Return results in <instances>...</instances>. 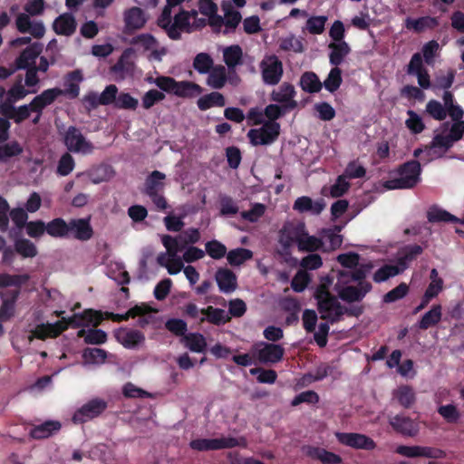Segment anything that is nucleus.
Listing matches in <instances>:
<instances>
[{"label": "nucleus", "mask_w": 464, "mask_h": 464, "mask_svg": "<svg viewBox=\"0 0 464 464\" xmlns=\"http://www.w3.org/2000/svg\"><path fill=\"white\" fill-rule=\"evenodd\" d=\"M314 110L318 113V118L324 121H332L336 114L334 107L326 102L316 103Z\"/></svg>", "instance_id": "obj_63"}, {"label": "nucleus", "mask_w": 464, "mask_h": 464, "mask_svg": "<svg viewBox=\"0 0 464 464\" xmlns=\"http://www.w3.org/2000/svg\"><path fill=\"white\" fill-rule=\"evenodd\" d=\"M139 102L128 92H120L117 95L114 108L121 110L134 111L137 109Z\"/></svg>", "instance_id": "obj_52"}, {"label": "nucleus", "mask_w": 464, "mask_h": 464, "mask_svg": "<svg viewBox=\"0 0 464 464\" xmlns=\"http://www.w3.org/2000/svg\"><path fill=\"white\" fill-rule=\"evenodd\" d=\"M295 243L301 252H314L320 249L324 245L322 239L314 236H309L304 230L295 232Z\"/></svg>", "instance_id": "obj_22"}, {"label": "nucleus", "mask_w": 464, "mask_h": 464, "mask_svg": "<svg viewBox=\"0 0 464 464\" xmlns=\"http://www.w3.org/2000/svg\"><path fill=\"white\" fill-rule=\"evenodd\" d=\"M323 239L324 244H328L326 250H335L343 244V237L332 229H325L324 231Z\"/></svg>", "instance_id": "obj_62"}, {"label": "nucleus", "mask_w": 464, "mask_h": 464, "mask_svg": "<svg viewBox=\"0 0 464 464\" xmlns=\"http://www.w3.org/2000/svg\"><path fill=\"white\" fill-rule=\"evenodd\" d=\"M212 57L207 53H198L193 60V68L200 74H206L214 67Z\"/></svg>", "instance_id": "obj_48"}, {"label": "nucleus", "mask_w": 464, "mask_h": 464, "mask_svg": "<svg viewBox=\"0 0 464 464\" xmlns=\"http://www.w3.org/2000/svg\"><path fill=\"white\" fill-rule=\"evenodd\" d=\"M20 290H13L10 297L5 299L0 306V323H5L11 319L14 314V304L19 296Z\"/></svg>", "instance_id": "obj_41"}, {"label": "nucleus", "mask_w": 464, "mask_h": 464, "mask_svg": "<svg viewBox=\"0 0 464 464\" xmlns=\"http://www.w3.org/2000/svg\"><path fill=\"white\" fill-rule=\"evenodd\" d=\"M82 81V76L80 71L75 70L69 72L63 81L64 89H62V95L70 98H76L79 95V83Z\"/></svg>", "instance_id": "obj_29"}, {"label": "nucleus", "mask_w": 464, "mask_h": 464, "mask_svg": "<svg viewBox=\"0 0 464 464\" xmlns=\"http://www.w3.org/2000/svg\"><path fill=\"white\" fill-rule=\"evenodd\" d=\"M114 174L112 167L109 164H100L93 166L89 170V179L95 183H101L109 180Z\"/></svg>", "instance_id": "obj_40"}, {"label": "nucleus", "mask_w": 464, "mask_h": 464, "mask_svg": "<svg viewBox=\"0 0 464 464\" xmlns=\"http://www.w3.org/2000/svg\"><path fill=\"white\" fill-rule=\"evenodd\" d=\"M328 47L331 49V53H329V63L331 65L336 67H339L343 63L344 58L351 52V48L345 41L340 43H330Z\"/></svg>", "instance_id": "obj_28"}, {"label": "nucleus", "mask_w": 464, "mask_h": 464, "mask_svg": "<svg viewBox=\"0 0 464 464\" xmlns=\"http://www.w3.org/2000/svg\"><path fill=\"white\" fill-rule=\"evenodd\" d=\"M321 319L334 324L342 320L343 305L324 285H319L314 293Z\"/></svg>", "instance_id": "obj_3"}, {"label": "nucleus", "mask_w": 464, "mask_h": 464, "mask_svg": "<svg viewBox=\"0 0 464 464\" xmlns=\"http://www.w3.org/2000/svg\"><path fill=\"white\" fill-rule=\"evenodd\" d=\"M455 71L450 70L447 74L437 75L431 86V90L436 93L440 90L448 91L455 80Z\"/></svg>", "instance_id": "obj_50"}, {"label": "nucleus", "mask_w": 464, "mask_h": 464, "mask_svg": "<svg viewBox=\"0 0 464 464\" xmlns=\"http://www.w3.org/2000/svg\"><path fill=\"white\" fill-rule=\"evenodd\" d=\"M422 252L423 248L417 244L407 245L401 247L398 252L396 259V266L400 272L403 273L409 267L410 264L416 260Z\"/></svg>", "instance_id": "obj_14"}, {"label": "nucleus", "mask_w": 464, "mask_h": 464, "mask_svg": "<svg viewBox=\"0 0 464 464\" xmlns=\"http://www.w3.org/2000/svg\"><path fill=\"white\" fill-rule=\"evenodd\" d=\"M203 89L198 83L193 82L182 81L177 82V85L174 88L173 94L179 97H193L200 94Z\"/></svg>", "instance_id": "obj_42"}, {"label": "nucleus", "mask_w": 464, "mask_h": 464, "mask_svg": "<svg viewBox=\"0 0 464 464\" xmlns=\"http://www.w3.org/2000/svg\"><path fill=\"white\" fill-rule=\"evenodd\" d=\"M404 25L408 30H412L415 33H421L425 29H433L439 25V21L436 17L422 16L417 19L407 17L404 21Z\"/></svg>", "instance_id": "obj_31"}, {"label": "nucleus", "mask_w": 464, "mask_h": 464, "mask_svg": "<svg viewBox=\"0 0 464 464\" xmlns=\"http://www.w3.org/2000/svg\"><path fill=\"white\" fill-rule=\"evenodd\" d=\"M46 233L54 238L87 240V218H72L66 222L62 218H55L46 224Z\"/></svg>", "instance_id": "obj_1"}, {"label": "nucleus", "mask_w": 464, "mask_h": 464, "mask_svg": "<svg viewBox=\"0 0 464 464\" xmlns=\"http://www.w3.org/2000/svg\"><path fill=\"white\" fill-rule=\"evenodd\" d=\"M53 31L60 35H72L76 30V21L70 13L59 15L53 24Z\"/></svg>", "instance_id": "obj_25"}, {"label": "nucleus", "mask_w": 464, "mask_h": 464, "mask_svg": "<svg viewBox=\"0 0 464 464\" xmlns=\"http://www.w3.org/2000/svg\"><path fill=\"white\" fill-rule=\"evenodd\" d=\"M337 441L355 450H373L377 444L369 436L356 432H335Z\"/></svg>", "instance_id": "obj_7"}, {"label": "nucleus", "mask_w": 464, "mask_h": 464, "mask_svg": "<svg viewBox=\"0 0 464 464\" xmlns=\"http://www.w3.org/2000/svg\"><path fill=\"white\" fill-rule=\"evenodd\" d=\"M285 354V349L281 344L263 343V347L258 350V360L262 363L279 362Z\"/></svg>", "instance_id": "obj_17"}, {"label": "nucleus", "mask_w": 464, "mask_h": 464, "mask_svg": "<svg viewBox=\"0 0 464 464\" xmlns=\"http://www.w3.org/2000/svg\"><path fill=\"white\" fill-rule=\"evenodd\" d=\"M438 413L448 422L457 423L460 418V413L453 404L440 405L438 408Z\"/></svg>", "instance_id": "obj_58"}, {"label": "nucleus", "mask_w": 464, "mask_h": 464, "mask_svg": "<svg viewBox=\"0 0 464 464\" xmlns=\"http://www.w3.org/2000/svg\"><path fill=\"white\" fill-rule=\"evenodd\" d=\"M118 95V88L115 84H110L105 87L103 92L97 98L93 92H89V104L110 105L115 104Z\"/></svg>", "instance_id": "obj_32"}, {"label": "nucleus", "mask_w": 464, "mask_h": 464, "mask_svg": "<svg viewBox=\"0 0 464 464\" xmlns=\"http://www.w3.org/2000/svg\"><path fill=\"white\" fill-rule=\"evenodd\" d=\"M372 289V285L371 283L346 285L338 290V296L346 303L361 302Z\"/></svg>", "instance_id": "obj_11"}, {"label": "nucleus", "mask_w": 464, "mask_h": 464, "mask_svg": "<svg viewBox=\"0 0 464 464\" xmlns=\"http://www.w3.org/2000/svg\"><path fill=\"white\" fill-rule=\"evenodd\" d=\"M64 144L70 151L78 152L85 145V138L77 128L71 126L65 132Z\"/></svg>", "instance_id": "obj_30"}, {"label": "nucleus", "mask_w": 464, "mask_h": 464, "mask_svg": "<svg viewBox=\"0 0 464 464\" xmlns=\"http://www.w3.org/2000/svg\"><path fill=\"white\" fill-rule=\"evenodd\" d=\"M181 343L193 353H204L208 345L206 338L200 333H189L184 335V338L181 339Z\"/></svg>", "instance_id": "obj_34"}, {"label": "nucleus", "mask_w": 464, "mask_h": 464, "mask_svg": "<svg viewBox=\"0 0 464 464\" xmlns=\"http://www.w3.org/2000/svg\"><path fill=\"white\" fill-rule=\"evenodd\" d=\"M166 329L176 336L184 338L187 335L188 324L182 319L171 318L165 323Z\"/></svg>", "instance_id": "obj_55"}, {"label": "nucleus", "mask_w": 464, "mask_h": 464, "mask_svg": "<svg viewBox=\"0 0 464 464\" xmlns=\"http://www.w3.org/2000/svg\"><path fill=\"white\" fill-rule=\"evenodd\" d=\"M252 257L253 252L247 248L243 247L232 249L227 254V259L229 265L233 266H240Z\"/></svg>", "instance_id": "obj_46"}, {"label": "nucleus", "mask_w": 464, "mask_h": 464, "mask_svg": "<svg viewBox=\"0 0 464 464\" xmlns=\"http://www.w3.org/2000/svg\"><path fill=\"white\" fill-rule=\"evenodd\" d=\"M200 314L203 316L199 319V324L208 322L219 326L224 325L231 320L230 315L224 309L217 308L212 305L200 309Z\"/></svg>", "instance_id": "obj_18"}, {"label": "nucleus", "mask_w": 464, "mask_h": 464, "mask_svg": "<svg viewBox=\"0 0 464 464\" xmlns=\"http://www.w3.org/2000/svg\"><path fill=\"white\" fill-rule=\"evenodd\" d=\"M302 450L308 458L319 460L323 464H341L343 461L340 455L321 447L307 445L304 446Z\"/></svg>", "instance_id": "obj_12"}, {"label": "nucleus", "mask_w": 464, "mask_h": 464, "mask_svg": "<svg viewBox=\"0 0 464 464\" xmlns=\"http://www.w3.org/2000/svg\"><path fill=\"white\" fill-rule=\"evenodd\" d=\"M161 243L167 249V254L169 257H174L177 254L182 251L185 247H181L179 239L170 235H163L161 237Z\"/></svg>", "instance_id": "obj_60"}, {"label": "nucleus", "mask_w": 464, "mask_h": 464, "mask_svg": "<svg viewBox=\"0 0 464 464\" xmlns=\"http://www.w3.org/2000/svg\"><path fill=\"white\" fill-rule=\"evenodd\" d=\"M397 172L399 177L386 180L383 187L389 190L413 188L420 180V163L416 160H409L399 166Z\"/></svg>", "instance_id": "obj_2"}, {"label": "nucleus", "mask_w": 464, "mask_h": 464, "mask_svg": "<svg viewBox=\"0 0 464 464\" xmlns=\"http://www.w3.org/2000/svg\"><path fill=\"white\" fill-rule=\"evenodd\" d=\"M115 336L118 342L127 349H136L145 341V335L138 330H122Z\"/></svg>", "instance_id": "obj_21"}, {"label": "nucleus", "mask_w": 464, "mask_h": 464, "mask_svg": "<svg viewBox=\"0 0 464 464\" xmlns=\"http://www.w3.org/2000/svg\"><path fill=\"white\" fill-rule=\"evenodd\" d=\"M166 175L159 170H153L145 179L143 193L147 196L163 193Z\"/></svg>", "instance_id": "obj_24"}, {"label": "nucleus", "mask_w": 464, "mask_h": 464, "mask_svg": "<svg viewBox=\"0 0 464 464\" xmlns=\"http://www.w3.org/2000/svg\"><path fill=\"white\" fill-rule=\"evenodd\" d=\"M302 90L308 93H316L322 90L323 83L314 72H304L299 81Z\"/></svg>", "instance_id": "obj_33"}, {"label": "nucleus", "mask_w": 464, "mask_h": 464, "mask_svg": "<svg viewBox=\"0 0 464 464\" xmlns=\"http://www.w3.org/2000/svg\"><path fill=\"white\" fill-rule=\"evenodd\" d=\"M215 280L221 293L229 294L237 288L236 274L227 267H220L216 271Z\"/></svg>", "instance_id": "obj_13"}, {"label": "nucleus", "mask_w": 464, "mask_h": 464, "mask_svg": "<svg viewBox=\"0 0 464 464\" xmlns=\"http://www.w3.org/2000/svg\"><path fill=\"white\" fill-rule=\"evenodd\" d=\"M372 266L371 264L361 265L356 266L351 272H340L339 281L347 284L350 282L369 283L365 281L367 275L370 273Z\"/></svg>", "instance_id": "obj_26"}, {"label": "nucleus", "mask_w": 464, "mask_h": 464, "mask_svg": "<svg viewBox=\"0 0 464 464\" xmlns=\"http://www.w3.org/2000/svg\"><path fill=\"white\" fill-rule=\"evenodd\" d=\"M263 82L267 85H276L283 76V63L276 55H270L260 63Z\"/></svg>", "instance_id": "obj_8"}, {"label": "nucleus", "mask_w": 464, "mask_h": 464, "mask_svg": "<svg viewBox=\"0 0 464 464\" xmlns=\"http://www.w3.org/2000/svg\"><path fill=\"white\" fill-rule=\"evenodd\" d=\"M125 31L139 30L146 24V17L141 8L133 6L124 12Z\"/></svg>", "instance_id": "obj_19"}, {"label": "nucleus", "mask_w": 464, "mask_h": 464, "mask_svg": "<svg viewBox=\"0 0 464 464\" xmlns=\"http://www.w3.org/2000/svg\"><path fill=\"white\" fill-rule=\"evenodd\" d=\"M62 93V89L58 87L44 90L32 100V111L43 113L44 109L54 102Z\"/></svg>", "instance_id": "obj_16"}, {"label": "nucleus", "mask_w": 464, "mask_h": 464, "mask_svg": "<svg viewBox=\"0 0 464 464\" xmlns=\"http://www.w3.org/2000/svg\"><path fill=\"white\" fill-rule=\"evenodd\" d=\"M242 48L237 45H230L223 51V60L228 68H234L242 61Z\"/></svg>", "instance_id": "obj_43"}, {"label": "nucleus", "mask_w": 464, "mask_h": 464, "mask_svg": "<svg viewBox=\"0 0 464 464\" xmlns=\"http://www.w3.org/2000/svg\"><path fill=\"white\" fill-rule=\"evenodd\" d=\"M296 92L295 86L289 82H283L277 90H274L270 94V99L273 102L281 103V105L292 111L297 107V102L295 100Z\"/></svg>", "instance_id": "obj_9"}, {"label": "nucleus", "mask_w": 464, "mask_h": 464, "mask_svg": "<svg viewBox=\"0 0 464 464\" xmlns=\"http://www.w3.org/2000/svg\"><path fill=\"white\" fill-rule=\"evenodd\" d=\"M393 398L396 399L401 406L410 409L416 401L415 393L411 386L401 385L392 392Z\"/></svg>", "instance_id": "obj_37"}, {"label": "nucleus", "mask_w": 464, "mask_h": 464, "mask_svg": "<svg viewBox=\"0 0 464 464\" xmlns=\"http://www.w3.org/2000/svg\"><path fill=\"white\" fill-rule=\"evenodd\" d=\"M392 428L404 437H415L420 431V426L417 421L404 415H396L389 420Z\"/></svg>", "instance_id": "obj_10"}, {"label": "nucleus", "mask_w": 464, "mask_h": 464, "mask_svg": "<svg viewBox=\"0 0 464 464\" xmlns=\"http://www.w3.org/2000/svg\"><path fill=\"white\" fill-rule=\"evenodd\" d=\"M441 311L442 307L440 304H434L419 321V328L421 330H427L435 326L441 320Z\"/></svg>", "instance_id": "obj_38"}, {"label": "nucleus", "mask_w": 464, "mask_h": 464, "mask_svg": "<svg viewBox=\"0 0 464 464\" xmlns=\"http://www.w3.org/2000/svg\"><path fill=\"white\" fill-rule=\"evenodd\" d=\"M280 134V124L276 121H265L261 128L251 129L247 137L254 146L269 145L276 141Z\"/></svg>", "instance_id": "obj_6"}, {"label": "nucleus", "mask_w": 464, "mask_h": 464, "mask_svg": "<svg viewBox=\"0 0 464 464\" xmlns=\"http://www.w3.org/2000/svg\"><path fill=\"white\" fill-rule=\"evenodd\" d=\"M407 113L409 115V119H407L405 121L406 127L413 134H419L422 132L425 129L422 119L411 110H409Z\"/></svg>", "instance_id": "obj_61"}, {"label": "nucleus", "mask_w": 464, "mask_h": 464, "mask_svg": "<svg viewBox=\"0 0 464 464\" xmlns=\"http://www.w3.org/2000/svg\"><path fill=\"white\" fill-rule=\"evenodd\" d=\"M158 25L162 28L171 40H179L183 32H190V14L181 10L174 15L171 13L169 16L160 14L158 19Z\"/></svg>", "instance_id": "obj_4"}, {"label": "nucleus", "mask_w": 464, "mask_h": 464, "mask_svg": "<svg viewBox=\"0 0 464 464\" xmlns=\"http://www.w3.org/2000/svg\"><path fill=\"white\" fill-rule=\"evenodd\" d=\"M61 423L58 420H46L42 424L35 425L30 430V436L35 440L49 438L61 430Z\"/></svg>", "instance_id": "obj_27"}, {"label": "nucleus", "mask_w": 464, "mask_h": 464, "mask_svg": "<svg viewBox=\"0 0 464 464\" xmlns=\"http://www.w3.org/2000/svg\"><path fill=\"white\" fill-rule=\"evenodd\" d=\"M14 248L16 253L24 258L34 257L38 253L35 245L26 238L16 239L14 242Z\"/></svg>", "instance_id": "obj_49"}, {"label": "nucleus", "mask_w": 464, "mask_h": 464, "mask_svg": "<svg viewBox=\"0 0 464 464\" xmlns=\"http://www.w3.org/2000/svg\"><path fill=\"white\" fill-rule=\"evenodd\" d=\"M43 51V44L40 43H34L29 44L24 50L22 51L20 55L15 59L16 69L23 70L35 65V60Z\"/></svg>", "instance_id": "obj_15"}, {"label": "nucleus", "mask_w": 464, "mask_h": 464, "mask_svg": "<svg viewBox=\"0 0 464 464\" xmlns=\"http://www.w3.org/2000/svg\"><path fill=\"white\" fill-rule=\"evenodd\" d=\"M247 441L245 437H221L217 439H196L189 442V447L198 451L219 450L236 447L246 448Z\"/></svg>", "instance_id": "obj_5"}, {"label": "nucleus", "mask_w": 464, "mask_h": 464, "mask_svg": "<svg viewBox=\"0 0 464 464\" xmlns=\"http://www.w3.org/2000/svg\"><path fill=\"white\" fill-rule=\"evenodd\" d=\"M426 112L436 121H443L447 118L446 108L437 100H430L427 102Z\"/></svg>", "instance_id": "obj_53"}, {"label": "nucleus", "mask_w": 464, "mask_h": 464, "mask_svg": "<svg viewBox=\"0 0 464 464\" xmlns=\"http://www.w3.org/2000/svg\"><path fill=\"white\" fill-rule=\"evenodd\" d=\"M222 9L225 13V26L230 31L236 30L242 20L241 14L238 11L234 10L231 5L227 3L222 4Z\"/></svg>", "instance_id": "obj_44"}, {"label": "nucleus", "mask_w": 464, "mask_h": 464, "mask_svg": "<svg viewBox=\"0 0 464 464\" xmlns=\"http://www.w3.org/2000/svg\"><path fill=\"white\" fill-rule=\"evenodd\" d=\"M327 17L324 15L312 16L306 21V29L312 34H321L325 28Z\"/></svg>", "instance_id": "obj_59"}, {"label": "nucleus", "mask_w": 464, "mask_h": 464, "mask_svg": "<svg viewBox=\"0 0 464 464\" xmlns=\"http://www.w3.org/2000/svg\"><path fill=\"white\" fill-rule=\"evenodd\" d=\"M342 82V70L339 67L334 66L330 70L326 79L322 83L325 90L334 93L340 88Z\"/></svg>", "instance_id": "obj_45"}, {"label": "nucleus", "mask_w": 464, "mask_h": 464, "mask_svg": "<svg viewBox=\"0 0 464 464\" xmlns=\"http://www.w3.org/2000/svg\"><path fill=\"white\" fill-rule=\"evenodd\" d=\"M22 145L13 140L0 146V162H6L10 158L19 156L23 153Z\"/></svg>", "instance_id": "obj_47"}, {"label": "nucleus", "mask_w": 464, "mask_h": 464, "mask_svg": "<svg viewBox=\"0 0 464 464\" xmlns=\"http://www.w3.org/2000/svg\"><path fill=\"white\" fill-rule=\"evenodd\" d=\"M208 73L207 83L213 89L223 88L227 81V71L223 65L213 67Z\"/></svg>", "instance_id": "obj_39"}, {"label": "nucleus", "mask_w": 464, "mask_h": 464, "mask_svg": "<svg viewBox=\"0 0 464 464\" xmlns=\"http://www.w3.org/2000/svg\"><path fill=\"white\" fill-rule=\"evenodd\" d=\"M29 276L24 275H9V274H0V286H15L21 287L24 284H25L29 280Z\"/></svg>", "instance_id": "obj_51"}, {"label": "nucleus", "mask_w": 464, "mask_h": 464, "mask_svg": "<svg viewBox=\"0 0 464 464\" xmlns=\"http://www.w3.org/2000/svg\"><path fill=\"white\" fill-rule=\"evenodd\" d=\"M428 221L430 223H453L459 224L460 219L445 209L438 207H431L427 212Z\"/></svg>", "instance_id": "obj_36"}, {"label": "nucleus", "mask_w": 464, "mask_h": 464, "mask_svg": "<svg viewBox=\"0 0 464 464\" xmlns=\"http://www.w3.org/2000/svg\"><path fill=\"white\" fill-rule=\"evenodd\" d=\"M325 203L323 198L313 201L307 196H302L295 199L293 208L300 213L311 212L314 215H319L324 208Z\"/></svg>", "instance_id": "obj_20"}, {"label": "nucleus", "mask_w": 464, "mask_h": 464, "mask_svg": "<svg viewBox=\"0 0 464 464\" xmlns=\"http://www.w3.org/2000/svg\"><path fill=\"white\" fill-rule=\"evenodd\" d=\"M66 326L61 323L57 322L55 324H41L36 325V327L32 331V334L34 337L45 340L47 338H55L60 335L64 330Z\"/></svg>", "instance_id": "obj_23"}, {"label": "nucleus", "mask_w": 464, "mask_h": 464, "mask_svg": "<svg viewBox=\"0 0 464 464\" xmlns=\"http://www.w3.org/2000/svg\"><path fill=\"white\" fill-rule=\"evenodd\" d=\"M206 253L213 259H221L227 255V247L218 240L213 239L206 243Z\"/></svg>", "instance_id": "obj_54"}, {"label": "nucleus", "mask_w": 464, "mask_h": 464, "mask_svg": "<svg viewBox=\"0 0 464 464\" xmlns=\"http://www.w3.org/2000/svg\"><path fill=\"white\" fill-rule=\"evenodd\" d=\"M409 292V286L406 283H401L396 287L386 293L383 297L382 301L386 304L393 303L398 300L402 299L407 295Z\"/></svg>", "instance_id": "obj_56"}, {"label": "nucleus", "mask_w": 464, "mask_h": 464, "mask_svg": "<svg viewBox=\"0 0 464 464\" xmlns=\"http://www.w3.org/2000/svg\"><path fill=\"white\" fill-rule=\"evenodd\" d=\"M165 94L158 90L152 89L148 91L142 97V106L144 109H150L156 103L163 101Z\"/></svg>", "instance_id": "obj_64"}, {"label": "nucleus", "mask_w": 464, "mask_h": 464, "mask_svg": "<svg viewBox=\"0 0 464 464\" xmlns=\"http://www.w3.org/2000/svg\"><path fill=\"white\" fill-rule=\"evenodd\" d=\"M401 274L396 265H384L380 267L373 275V280L376 283H381Z\"/></svg>", "instance_id": "obj_57"}, {"label": "nucleus", "mask_w": 464, "mask_h": 464, "mask_svg": "<svg viewBox=\"0 0 464 464\" xmlns=\"http://www.w3.org/2000/svg\"><path fill=\"white\" fill-rule=\"evenodd\" d=\"M197 105L200 111H207L212 107H224L226 99L222 93L212 92L198 98Z\"/></svg>", "instance_id": "obj_35"}]
</instances>
